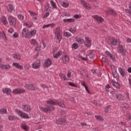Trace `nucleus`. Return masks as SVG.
<instances>
[{"label":"nucleus","instance_id":"38","mask_svg":"<svg viewBox=\"0 0 131 131\" xmlns=\"http://www.w3.org/2000/svg\"><path fill=\"white\" fill-rule=\"evenodd\" d=\"M30 43L33 46H36L38 43L37 42V41H36V40H35V39H32L31 40Z\"/></svg>","mask_w":131,"mask_h":131},{"label":"nucleus","instance_id":"39","mask_svg":"<svg viewBox=\"0 0 131 131\" xmlns=\"http://www.w3.org/2000/svg\"><path fill=\"white\" fill-rule=\"evenodd\" d=\"M2 23H3V24H4V25L8 24V21L7 20V18H6V17H2Z\"/></svg>","mask_w":131,"mask_h":131},{"label":"nucleus","instance_id":"23","mask_svg":"<svg viewBox=\"0 0 131 131\" xmlns=\"http://www.w3.org/2000/svg\"><path fill=\"white\" fill-rule=\"evenodd\" d=\"M32 67L34 69H38L39 67H40V62H35L32 63Z\"/></svg>","mask_w":131,"mask_h":131},{"label":"nucleus","instance_id":"35","mask_svg":"<svg viewBox=\"0 0 131 131\" xmlns=\"http://www.w3.org/2000/svg\"><path fill=\"white\" fill-rule=\"evenodd\" d=\"M7 108H2L0 109V114L3 115V114H7Z\"/></svg>","mask_w":131,"mask_h":131},{"label":"nucleus","instance_id":"60","mask_svg":"<svg viewBox=\"0 0 131 131\" xmlns=\"http://www.w3.org/2000/svg\"><path fill=\"white\" fill-rule=\"evenodd\" d=\"M64 16H65L66 17H70V13H69V12H66V13H64Z\"/></svg>","mask_w":131,"mask_h":131},{"label":"nucleus","instance_id":"32","mask_svg":"<svg viewBox=\"0 0 131 131\" xmlns=\"http://www.w3.org/2000/svg\"><path fill=\"white\" fill-rule=\"evenodd\" d=\"M21 127L23 129H25V130H28V126H27V125L24 122L21 124Z\"/></svg>","mask_w":131,"mask_h":131},{"label":"nucleus","instance_id":"53","mask_svg":"<svg viewBox=\"0 0 131 131\" xmlns=\"http://www.w3.org/2000/svg\"><path fill=\"white\" fill-rule=\"evenodd\" d=\"M109 89H110V85H109L108 84H106L105 87V89L106 92H108V90H109Z\"/></svg>","mask_w":131,"mask_h":131},{"label":"nucleus","instance_id":"43","mask_svg":"<svg viewBox=\"0 0 131 131\" xmlns=\"http://www.w3.org/2000/svg\"><path fill=\"white\" fill-rule=\"evenodd\" d=\"M95 118L97 120H100V121H103V120H104V119H103V118H102V117L100 115H95Z\"/></svg>","mask_w":131,"mask_h":131},{"label":"nucleus","instance_id":"10","mask_svg":"<svg viewBox=\"0 0 131 131\" xmlns=\"http://www.w3.org/2000/svg\"><path fill=\"white\" fill-rule=\"evenodd\" d=\"M8 20L9 24L12 26H15L16 25V18L13 16H9L8 17Z\"/></svg>","mask_w":131,"mask_h":131},{"label":"nucleus","instance_id":"31","mask_svg":"<svg viewBox=\"0 0 131 131\" xmlns=\"http://www.w3.org/2000/svg\"><path fill=\"white\" fill-rule=\"evenodd\" d=\"M62 51H59L58 52H56V53L54 55H53L54 58H59V57H60V56L62 55Z\"/></svg>","mask_w":131,"mask_h":131},{"label":"nucleus","instance_id":"26","mask_svg":"<svg viewBox=\"0 0 131 131\" xmlns=\"http://www.w3.org/2000/svg\"><path fill=\"white\" fill-rule=\"evenodd\" d=\"M23 110H24L26 112H30V111H31L30 106H28V105H23Z\"/></svg>","mask_w":131,"mask_h":131},{"label":"nucleus","instance_id":"5","mask_svg":"<svg viewBox=\"0 0 131 131\" xmlns=\"http://www.w3.org/2000/svg\"><path fill=\"white\" fill-rule=\"evenodd\" d=\"M25 89L28 91H35L38 90V87L36 86L34 84H27L25 85Z\"/></svg>","mask_w":131,"mask_h":131},{"label":"nucleus","instance_id":"56","mask_svg":"<svg viewBox=\"0 0 131 131\" xmlns=\"http://www.w3.org/2000/svg\"><path fill=\"white\" fill-rule=\"evenodd\" d=\"M8 32L9 33H10V34H12V33H13V32H14V29H12V28H10L8 30Z\"/></svg>","mask_w":131,"mask_h":131},{"label":"nucleus","instance_id":"8","mask_svg":"<svg viewBox=\"0 0 131 131\" xmlns=\"http://www.w3.org/2000/svg\"><path fill=\"white\" fill-rule=\"evenodd\" d=\"M121 43V41H120L119 39H115V38H113L110 42L111 46H113L114 47H115V46H119Z\"/></svg>","mask_w":131,"mask_h":131},{"label":"nucleus","instance_id":"28","mask_svg":"<svg viewBox=\"0 0 131 131\" xmlns=\"http://www.w3.org/2000/svg\"><path fill=\"white\" fill-rule=\"evenodd\" d=\"M63 22H68L69 23H73L75 21L74 19L73 18H64L63 19Z\"/></svg>","mask_w":131,"mask_h":131},{"label":"nucleus","instance_id":"52","mask_svg":"<svg viewBox=\"0 0 131 131\" xmlns=\"http://www.w3.org/2000/svg\"><path fill=\"white\" fill-rule=\"evenodd\" d=\"M13 36L14 37V38H17L19 37V34H18V33L15 32L13 34Z\"/></svg>","mask_w":131,"mask_h":131},{"label":"nucleus","instance_id":"17","mask_svg":"<svg viewBox=\"0 0 131 131\" xmlns=\"http://www.w3.org/2000/svg\"><path fill=\"white\" fill-rule=\"evenodd\" d=\"M70 59L69 58V56L67 55H65L62 57V62L64 64H67V63L69 62Z\"/></svg>","mask_w":131,"mask_h":131},{"label":"nucleus","instance_id":"57","mask_svg":"<svg viewBox=\"0 0 131 131\" xmlns=\"http://www.w3.org/2000/svg\"><path fill=\"white\" fill-rule=\"evenodd\" d=\"M71 74H72V73L70 72V71H69L67 74V76L69 78L71 77Z\"/></svg>","mask_w":131,"mask_h":131},{"label":"nucleus","instance_id":"59","mask_svg":"<svg viewBox=\"0 0 131 131\" xmlns=\"http://www.w3.org/2000/svg\"><path fill=\"white\" fill-rule=\"evenodd\" d=\"M57 53V49H53L52 51L53 56H54Z\"/></svg>","mask_w":131,"mask_h":131},{"label":"nucleus","instance_id":"47","mask_svg":"<svg viewBox=\"0 0 131 131\" xmlns=\"http://www.w3.org/2000/svg\"><path fill=\"white\" fill-rule=\"evenodd\" d=\"M35 46H36V48H35L36 51H40V46L38 45V43L36 44Z\"/></svg>","mask_w":131,"mask_h":131},{"label":"nucleus","instance_id":"48","mask_svg":"<svg viewBox=\"0 0 131 131\" xmlns=\"http://www.w3.org/2000/svg\"><path fill=\"white\" fill-rule=\"evenodd\" d=\"M109 109H110V105H108L105 108L104 112H105V113H108V112L109 111Z\"/></svg>","mask_w":131,"mask_h":131},{"label":"nucleus","instance_id":"63","mask_svg":"<svg viewBox=\"0 0 131 131\" xmlns=\"http://www.w3.org/2000/svg\"><path fill=\"white\" fill-rule=\"evenodd\" d=\"M81 85L84 86V88H85L86 86V85H85V83L84 81L81 82Z\"/></svg>","mask_w":131,"mask_h":131},{"label":"nucleus","instance_id":"45","mask_svg":"<svg viewBox=\"0 0 131 131\" xmlns=\"http://www.w3.org/2000/svg\"><path fill=\"white\" fill-rule=\"evenodd\" d=\"M73 17L75 19H80V18H81V15L80 14H76Z\"/></svg>","mask_w":131,"mask_h":131},{"label":"nucleus","instance_id":"6","mask_svg":"<svg viewBox=\"0 0 131 131\" xmlns=\"http://www.w3.org/2000/svg\"><path fill=\"white\" fill-rule=\"evenodd\" d=\"M56 123L57 124H60V125H65L66 123H67V119H66V117L59 118L56 120Z\"/></svg>","mask_w":131,"mask_h":131},{"label":"nucleus","instance_id":"40","mask_svg":"<svg viewBox=\"0 0 131 131\" xmlns=\"http://www.w3.org/2000/svg\"><path fill=\"white\" fill-rule=\"evenodd\" d=\"M59 76L61 78V79H64V80H68L67 78L66 77V76L63 74H59Z\"/></svg>","mask_w":131,"mask_h":131},{"label":"nucleus","instance_id":"1","mask_svg":"<svg viewBox=\"0 0 131 131\" xmlns=\"http://www.w3.org/2000/svg\"><path fill=\"white\" fill-rule=\"evenodd\" d=\"M47 104L46 107H43L42 106H39V110L41 111V112H43L44 113H48L49 112H51V111H53L55 110V105H58L59 107H61L62 108H65V104H64V101H58L56 100H53L51 99H49L46 101Z\"/></svg>","mask_w":131,"mask_h":131},{"label":"nucleus","instance_id":"42","mask_svg":"<svg viewBox=\"0 0 131 131\" xmlns=\"http://www.w3.org/2000/svg\"><path fill=\"white\" fill-rule=\"evenodd\" d=\"M72 48L75 50H77L78 49V45H77V43L74 42L72 44Z\"/></svg>","mask_w":131,"mask_h":131},{"label":"nucleus","instance_id":"27","mask_svg":"<svg viewBox=\"0 0 131 131\" xmlns=\"http://www.w3.org/2000/svg\"><path fill=\"white\" fill-rule=\"evenodd\" d=\"M7 10L9 13H12V12L15 10V8L13 7V5L12 4H9Z\"/></svg>","mask_w":131,"mask_h":131},{"label":"nucleus","instance_id":"3","mask_svg":"<svg viewBox=\"0 0 131 131\" xmlns=\"http://www.w3.org/2000/svg\"><path fill=\"white\" fill-rule=\"evenodd\" d=\"M14 112L16 113V114L18 115V116H20L21 118H24V119H29V118H30L28 114L23 112L20 110L16 108L14 111Z\"/></svg>","mask_w":131,"mask_h":131},{"label":"nucleus","instance_id":"14","mask_svg":"<svg viewBox=\"0 0 131 131\" xmlns=\"http://www.w3.org/2000/svg\"><path fill=\"white\" fill-rule=\"evenodd\" d=\"M93 18H94L95 20H96L97 22H100V23H102V22L104 21V19L102 17L99 16L98 15H93Z\"/></svg>","mask_w":131,"mask_h":131},{"label":"nucleus","instance_id":"36","mask_svg":"<svg viewBox=\"0 0 131 131\" xmlns=\"http://www.w3.org/2000/svg\"><path fill=\"white\" fill-rule=\"evenodd\" d=\"M63 35L66 37H70L72 36V35L71 34V33H70L69 32H64L63 33Z\"/></svg>","mask_w":131,"mask_h":131},{"label":"nucleus","instance_id":"19","mask_svg":"<svg viewBox=\"0 0 131 131\" xmlns=\"http://www.w3.org/2000/svg\"><path fill=\"white\" fill-rule=\"evenodd\" d=\"M0 68L1 69H5L6 70H10L11 67L9 64H0Z\"/></svg>","mask_w":131,"mask_h":131},{"label":"nucleus","instance_id":"7","mask_svg":"<svg viewBox=\"0 0 131 131\" xmlns=\"http://www.w3.org/2000/svg\"><path fill=\"white\" fill-rule=\"evenodd\" d=\"M25 92V90L22 88H17L12 91L13 94L14 95H21Z\"/></svg>","mask_w":131,"mask_h":131},{"label":"nucleus","instance_id":"51","mask_svg":"<svg viewBox=\"0 0 131 131\" xmlns=\"http://www.w3.org/2000/svg\"><path fill=\"white\" fill-rule=\"evenodd\" d=\"M40 85L41 88H42V89H45L48 88V86H47L46 84H45L43 83L40 84Z\"/></svg>","mask_w":131,"mask_h":131},{"label":"nucleus","instance_id":"58","mask_svg":"<svg viewBox=\"0 0 131 131\" xmlns=\"http://www.w3.org/2000/svg\"><path fill=\"white\" fill-rule=\"evenodd\" d=\"M80 124L82 125V126H88V124L85 122H81Z\"/></svg>","mask_w":131,"mask_h":131},{"label":"nucleus","instance_id":"64","mask_svg":"<svg viewBox=\"0 0 131 131\" xmlns=\"http://www.w3.org/2000/svg\"><path fill=\"white\" fill-rule=\"evenodd\" d=\"M127 71L129 72V73H131V67L128 68Z\"/></svg>","mask_w":131,"mask_h":131},{"label":"nucleus","instance_id":"50","mask_svg":"<svg viewBox=\"0 0 131 131\" xmlns=\"http://www.w3.org/2000/svg\"><path fill=\"white\" fill-rule=\"evenodd\" d=\"M89 57H90V58H91V59H93V58H94V57H95V54H94L92 52H90L89 54Z\"/></svg>","mask_w":131,"mask_h":131},{"label":"nucleus","instance_id":"29","mask_svg":"<svg viewBox=\"0 0 131 131\" xmlns=\"http://www.w3.org/2000/svg\"><path fill=\"white\" fill-rule=\"evenodd\" d=\"M50 4L52 8H53V9H58V7H57V5L56 4V3H55L54 0H51Z\"/></svg>","mask_w":131,"mask_h":131},{"label":"nucleus","instance_id":"49","mask_svg":"<svg viewBox=\"0 0 131 131\" xmlns=\"http://www.w3.org/2000/svg\"><path fill=\"white\" fill-rule=\"evenodd\" d=\"M118 49L120 51V52H121V51H122V50H124V49L123 48V46H122V45H119L118 46Z\"/></svg>","mask_w":131,"mask_h":131},{"label":"nucleus","instance_id":"61","mask_svg":"<svg viewBox=\"0 0 131 131\" xmlns=\"http://www.w3.org/2000/svg\"><path fill=\"white\" fill-rule=\"evenodd\" d=\"M53 26H55L54 23L48 24V27H53Z\"/></svg>","mask_w":131,"mask_h":131},{"label":"nucleus","instance_id":"16","mask_svg":"<svg viewBox=\"0 0 131 131\" xmlns=\"http://www.w3.org/2000/svg\"><path fill=\"white\" fill-rule=\"evenodd\" d=\"M105 54L106 56H108V57H109V58L112 60L113 61H115L116 60V58L115 56H114L113 55H112V54H111V53H110V52L108 51H105Z\"/></svg>","mask_w":131,"mask_h":131},{"label":"nucleus","instance_id":"54","mask_svg":"<svg viewBox=\"0 0 131 131\" xmlns=\"http://www.w3.org/2000/svg\"><path fill=\"white\" fill-rule=\"evenodd\" d=\"M48 16H50V12H46V13L45 14L44 16H43V18H48Z\"/></svg>","mask_w":131,"mask_h":131},{"label":"nucleus","instance_id":"13","mask_svg":"<svg viewBox=\"0 0 131 131\" xmlns=\"http://www.w3.org/2000/svg\"><path fill=\"white\" fill-rule=\"evenodd\" d=\"M51 65H52V60H51L50 58L46 59L43 64L44 67H46V68H48L50 67Z\"/></svg>","mask_w":131,"mask_h":131},{"label":"nucleus","instance_id":"24","mask_svg":"<svg viewBox=\"0 0 131 131\" xmlns=\"http://www.w3.org/2000/svg\"><path fill=\"white\" fill-rule=\"evenodd\" d=\"M12 57L14 58V59H16V60H21V57H22V56L19 53H14L12 55Z\"/></svg>","mask_w":131,"mask_h":131},{"label":"nucleus","instance_id":"2","mask_svg":"<svg viewBox=\"0 0 131 131\" xmlns=\"http://www.w3.org/2000/svg\"><path fill=\"white\" fill-rule=\"evenodd\" d=\"M36 34V30L33 29L31 31H29L28 30L24 28L23 29L22 35L23 37L25 38H31L32 36H34Z\"/></svg>","mask_w":131,"mask_h":131},{"label":"nucleus","instance_id":"30","mask_svg":"<svg viewBox=\"0 0 131 131\" xmlns=\"http://www.w3.org/2000/svg\"><path fill=\"white\" fill-rule=\"evenodd\" d=\"M8 119L11 121H13L14 120H16V119H18V117H17V116H9Z\"/></svg>","mask_w":131,"mask_h":131},{"label":"nucleus","instance_id":"37","mask_svg":"<svg viewBox=\"0 0 131 131\" xmlns=\"http://www.w3.org/2000/svg\"><path fill=\"white\" fill-rule=\"evenodd\" d=\"M62 7L63 8H68L69 6V4L68 3H66L65 2H63L61 3Z\"/></svg>","mask_w":131,"mask_h":131},{"label":"nucleus","instance_id":"9","mask_svg":"<svg viewBox=\"0 0 131 131\" xmlns=\"http://www.w3.org/2000/svg\"><path fill=\"white\" fill-rule=\"evenodd\" d=\"M85 47L86 48H91V46H92V40H91V38L89 37H85Z\"/></svg>","mask_w":131,"mask_h":131},{"label":"nucleus","instance_id":"62","mask_svg":"<svg viewBox=\"0 0 131 131\" xmlns=\"http://www.w3.org/2000/svg\"><path fill=\"white\" fill-rule=\"evenodd\" d=\"M126 42L128 43H129V42H131V39L129 38H127L126 40Z\"/></svg>","mask_w":131,"mask_h":131},{"label":"nucleus","instance_id":"46","mask_svg":"<svg viewBox=\"0 0 131 131\" xmlns=\"http://www.w3.org/2000/svg\"><path fill=\"white\" fill-rule=\"evenodd\" d=\"M17 17L19 20H23L24 19V16L22 14H18Z\"/></svg>","mask_w":131,"mask_h":131},{"label":"nucleus","instance_id":"15","mask_svg":"<svg viewBox=\"0 0 131 131\" xmlns=\"http://www.w3.org/2000/svg\"><path fill=\"white\" fill-rule=\"evenodd\" d=\"M29 13H30V15L32 16V19L33 21L37 20V14H36V13L30 10L29 11Z\"/></svg>","mask_w":131,"mask_h":131},{"label":"nucleus","instance_id":"25","mask_svg":"<svg viewBox=\"0 0 131 131\" xmlns=\"http://www.w3.org/2000/svg\"><path fill=\"white\" fill-rule=\"evenodd\" d=\"M3 92L4 94H6V95H11V93H12V90L9 88H4L3 89Z\"/></svg>","mask_w":131,"mask_h":131},{"label":"nucleus","instance_id":"11","mask_svg":"<svg viewBox=\"0 0 131 131\" xmlns=\"http://www.w3.org/2000/svg\"><path fill=\"white\" fill-rule=\"evenodd\" d=\"M118 70L122 77H125V76L127 75V72L125 71V69L120 67V68H118Z\"/></svg>","mask_w":131,"mask_h":131},{"label":"nucleus","instance_id":"12","mask_svg":"<svg viewBox=\"0 0 131 131\" xmlns=\"http://www.w3.org/2000/svg\"><path fill=\"white\" fill-rule=\"evenodd\" d=\"M116 98L117 99V100H118V101H125V100H126V98H125V97H124V96L122 95V94H120V93H118L116 95Z\"/></svg>","mask_w":131,"mask_h":131},{"label":"nucleus","instance_id":"41","mask_svg":"<svg viewBox=\"0 0 131 131\" xmlns=\"http://www.w3.org/2000/svg\"><path fill=\"white\" fill-rule=\"evenodd\" d=\"M113 76L115 78L118 76V74L117 73L116 69H115L113 71Z\"/></svg>","mask_w":131,"mask_h":131},{"label":"nucleus","instance_id":"18","mask_svg":"<svg viewBox=\"0 0 131 131\" xmlns=\"http://www.w3.org/2000/svg\"><path fill=\"white\" fill-rule=\"evenodd\" d=\"M76 41L78 42L80 45H82L83 42H84V39L83 38L80 37L79 36H77L75 38Z\"/></svg>","mask_w":131,"mask_h":131},{"label":"nucleus","instance_id":"55","mask_svg":"<svg viewBox=\"0 0 131 131\" xmlns=\"http://www.w3.org/2000/svg\"><path fill=\"white\" fill-rule=\"evenodd\" d=\"M120 52L121 53V54H122V55H125V53H126V50L124 49L122 51H121Z\"/></svg>","mask_w":131,"mask_h":131},{"label":"nucleus","instance_id":"22","mask_svg":"<svg viewBox=\"0 0 131 131\" xmlns=\"http://www.w3.org/2000/svg\"><path fill=\"white\" fill-rule=\"evenodd\" d=\"M81 3L85 9H91V5L88 3H86L84 0H81Z\"/></svg>","mask_w":131,"mask_h":131},{"label":"nucleus","instance_id":"4","mask_svg":"<svg viewBox=\"0 0 131 131\" xmlns=\"http://www.w3.org/2000/svg\"><path fill=\"white\" fill-rule=\"evenodd\" d=\"M55 37L58 39L59 42L61 41V39H62V32H61L60 28H56L55 29Z\"/></svg>","mask_w":131,"mask_h":131},{"label":"nucleus","instance_id":"20","mask_svg":"<svg viewBox=\"0 0 131 131\" xmlns=\"http://www.w3.org/2000/svg\"><path fill=\"white\" fill-rule=\"evenodd\" d=\"M80 58L84 61H88V55L85 53V52L83 51L81 53Z\"/></svg>","mask_w":131,"mask_h":131},{"label":"nucleus","instance_id":"21","mask_svg":"<svg viewBox=\"0 0 131 131\" xmlns=\"http://www.w3.org/2000/svg\"><path fill=\"white\" fill-rule=\"evenodd\" d=\"M12 66L15 68H17V69H20L21 70V69H23V66L18 62H13L12 63Z\"/></svg>","mask_w":131,"mask_h":131},{"label":"nucleus","instance_id":"44","mask_svg":"<svg viewBox=\"0 0 131 131\" xmlns=\"http://www.w3.org/2000/svg\"><path fill=\"white\" fill-rule=\"evenodd\" d=\"M69 85L70 86H73V88H77V85H76V84L71 82H69Z\"/></svg>","mask_w":131,"mask_h":131},{"label":"nucleus","instance_id":"33","mask_svg":"<svg viewBox=\"0 0 131 131\" xmlns=\"http://www.w3.org/2000/svg\"><path fill=\"white\" fill-rule=\"evenodd\" d=\"M69 31H70V32H71V33H72L73 34H77V32L76 31V29L73 28H70L69 29Z\"/></svg>","mask_w":131,"mask_h":131},{"label":"nucleus","instance_id":"34","mask_svg":"<svg viewBox=\"0 0 131 131\" xmlns=\"http://www.w3.org/2000/svg\"><path fill=\"white\" fill-rule=\"evenodd\" d=\"M112 83L113 86H114V88H115L116 89H119V84H118V83L117 82L113 81L112 82Z\"/></svg>","mask_w":131,"mask_h":131}]
</instances>
